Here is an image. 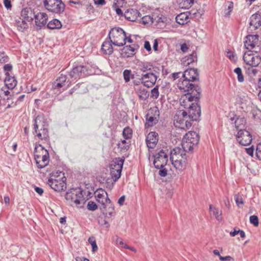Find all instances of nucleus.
Here are the masks:
<instances>
[{"mask_svg":"<svg viewBox=\"0 0 261 261\" xmlns=\"http://www.w3.org/2000/svg\"><path fill=\"white\" fill-rule=\"evenodd\" d=\"M96 202L102 213L106 217H111L115 214L114 207L109 198L107 192L102 189H98L94 193Z\"/></svg>","mask_w":261,"mask_h":261,"instance_id":"obj_1","label":"nucleus"},{"mask_svg":"<svg viewBox=\"0 0 261 261\" xmlns=\"http://www.w3.org/2000/svg\"><path fill=\"white\" fill-rule=\"evenodd\" d=\"M34 159L37 167L40 169L43 168L49 163V153L42 145L36 144L34 149Z\"/></svg>","mask_w":261,"mask_h":261,"instance_id":"obj_2","label":"nucleus"},{"mask_svg":"<svg viewBox=\"0 0 261 261\" xmlns=\"http://www.w3.org/2000/svg\"><path fill=\"white\" fill-rule=\"evenodd\" d=\"M66 177L61 171L53 172L48 180V184L56 191H61L66 188Z\"/></svg>","mask_w":261,"mask_h":261,"instance_id":"obj_3","label":"nucleus"},{"mask_svg":"<svg viewBox=\"0 0 261 261\" xmlns=\"http://www.w3.org/2000/svg\"><path fill=\"white\" fill-rule=\"evenodd\" d=\"M34 134L44 143L49 142L48 131L43 120V118L38 116L34 121Z\"/></svg>","mask_w":261,"mask_h":261,"instance_id":"obj_4","label":"nucleus"},{"mask_svg":"<svg viewBox=\"0 0 261 261\" xmlns=\"http://www.w3.org/2000/svg\"><path fill=\"white\" fill-rule=\"evenodd\" d=\"M201 89L199 86L195 87L191 92H188L182 95L179 99L180 105L187 110L190 108L192 104L197 102L200 98Z\"/></svg>","mask_w":261,"mask_h":261,"instance_id":"obj_5","label":"nucleus"},{"mask_svg":"<svg viewBox=\"0 0 261 261\" xmlns=\"http://www.w3.org/2000/svg\"><path fill=\"white\" fill-rule=\"evenodd\" d=\"M66 200L72 206L81 207L85 200L82 191L80 189H72L65 195Z\"/></svg>","mask_w":261,"mask_h":261,"instance_id":"obj_6","label":"nucleus"},{"mask_svg":"<svg viewBox=\"0 0 261 261\" xmlns=\"http://www.w3.org/2000/svg\"><path fill=\"white\" fill-rule=\"evenodd\" d=\"M109 39L112 44L117 46H122L125 44L126 36L125 32L120 28H114L109 34Z\"/></svg>","mask_w":261,"mask_h":261,"instance_id":"obj_7","label":"nucleus"},{"mask_svg":"<svg viewBox=\"0 0 261 261\" xmlns=\"http://www.w3.org/2000/svg\"><path fill=\"white\" fill-rule=\"evenodd\" d=\"M199 135L195 132H189L184 137L181 145L182 149L191 151L197 146L199 143Z\"/></svg>","mask_w":261,"mask_h":261,"instance_id":"obj_8","label":"nucleus"},{"mask_svg":"<svg viewBox=\"0 0 261 261\" xmlns=\"http://www.w3.org/2000/svg\"><path fill=\"white\" fill-rule=\"evenodd\" d=\"M247 51L244 53L243 60L247 66L250 67H256L261 63V56L256 50Z\"/></svg>","mask_w":261,"mask_h":261,"instance_id":"obj_9","label":"nucleus"},{"mask_svg":"<svg viewBox=\"0 0 261 261\" xmlns=\"http://www.w3.org/2000/svg\"><path fill=\"white\" fill-rule=\"evenodd\" d=\"M189 117L187 112L184 111H179L174 116V124L176 127L180 129H186L191 126V123L188 121Z\"/></svg>","mask_w":261,"mask_h":261,"instance_id":"obj_10","label":"nucleus"},{"mask_svg":"<svg viewBox=\"0 0 261 261\" xmlns=\"http://www.w3.org/2000/svg\"><path fill=\"white\" fill-rule=\"evenodd\" d=\"M123 162V159L118 158L114 160L110 165L111 175L114 181L120 177Z\"/></svg>","mask_w":261,"mask_h":261,"instance_id":"obj_11","label":"nucleus"},{"mask_svg":"<svg viewBox=\"0 0 261 261\" xmlns=\"http://www.w3.org/2000/svg\"><path fill=\"white\" fill-rule=\"evenodd\" d=\"M44 5L47 10L54 13H60L64 9V4L61 0H45Z\"/></svg>","mask_w":261,"mask_h":261,"instance_id":"obj_12","label":"nucleus"},{"mask_svg":"<svg viewBox=\"0 0 261 261\" xmlns=\"http://www.w3.org/2000/svg\"><path fill=\"white\" fill-rule=\"evenodd\" d=\"M159 111L157 107L150 108L146 116L145 126L149 127L157 123L159 117Z\"/></svg>","mask_w":261,"mask_h":261,"instance_id":"obj_13","label":"nucleus"},{"mask_svg":"<svg viewBox=\"0 0 261 261\" xmlns=\"http://www.w3.org/2000/svg\"><path fill=\"white\" fill-rule=\"evenodd\" d=\"M168 162V153L161 150L154 155L153 164L157 169H163Z\"/></svg>","mask_w":261,"mask_h":261,"instance_id":"obj_14","label":"nucleus"},{"mask_svg":"<svg viewBox=\"0 0 261 261\" xmlns=\"http://www.w3.org/2000/svg\"><path fill=\"white\" fill-rule=\"evenodd\" d=\"M236 139L237 141L243 146L250 144L252 140L251 135L246 129L238 131L236 135Z\"/></svg>","mask_w":261,"mask_h":261,"instance_id":"obj_15","label":"nucleus"},{"mask_svg":"<svg viewBox=\"0 0 261 261\" xmlns=\"http://www.w3.org/2000/svg\"><path fill=\"white\" fill-rule=\"evenodd\" d=\"M244 46L248 51L260 48L259 47V39L257 35H248L244 41Z\"/></svg>","mask_w":261,"mask_h":261,"instance_id":"obj_16","label":"nucleus"},{"mask_svg":"<svg viewBox=\"0 0 261 261\" xmlns=\"http://www.w3.org/2000/svg\"><path fill=\"white\" fill-rule=\"evenodd\" d=\"M186 111L187 112V116L189 119L192 121L198 120L200 116V107L197 102L192 104V106L190 108H188V109Z\"/></svg>","mask_w":261,"mask_h":261,"instance_id":"obj_17","label":"nucleus"},{"mask_svg":"<svg viewBox=\"0 0 261 261\" xmlns=\"http://www.w3.org/2000/svg\"><path fill=\"white\" fill-rule=\"evenodd\" d=\"M186 151L179 147H176L173 149L170 152L171 162L188 160V156L186 153Z\"/></svg>","mask_w":261,"mask_h":261,"instance_id":"obj_18","label":"nucleus"},{"mask_svg":"<svg viewBox=\"0 0 261 261\" xmlns=\"http://www.w3.org/2000/svg\"><path fill=\"white\" fill-rule=\"evenodd\" d=\"M156 80V75L152 72L142 74L140 79L143 85L148 88L152 87L155 84Z\"/></svg>","mask_w":261,"mask_h":261,"instance_id":"obj_19","label":"nucleus"},{"mask_svg":"<svg viewBox=\"0 0 261 261\" xmlns=\"http://www.w3.org/2000/svg\"><path fill=\"white\" fill-rule=\"evenodd\" d=\"M191 81L186 79L185 78H183V79H180L178 80L177 87L180 90L184 92H191L192 90H194V88L197 86L194 85L191 83Z\"/></svg>","mask_w":261,"mask_h":261,"instance_id":"obj_20","label":"nucleus"},{"mask_svg":"<svg viewBox=\"0 0 261 261\" xmlns=\"http://www.w3.org/2000/svg\"><path fill=\"white\" fill-rule=\"evenodd\" d=\"M176 161L171 162V163L178 173L185 170L189 166L188 160L177 161V159H176Z\"/></svg>","mask_w":261,"mask_h":261,"instance_id":"obj_21","label":"nucleus"},{"mask_svg":"<svg viewBox=\"0 0 261 261\" xmlns=\"http://www.w3.org/2000/svg\"><path fill=\"white\" fill-rule=\"evenodd\" d=\"M146 142L148 148H154L158 142V134L155 132L149 133L146 137Z\"/></svg>","mask_w":261,"mask_h":261,"instance_id":"obj_22","label":"nucleus"},{"mask_svg":"<svg viewBox=\"0 0 261 261\" xmlns=\"http://www.w3.org/2000/svg\"><path fill=\"white\" fill-rule=\"evenodd\" d=\"M198 71L194 68L186 70L183 74V78H185L191 82L198 80Z\"/></svg>","mask_w":261,"mask_h":261,"instance_id":"obj_23","label":"nucleus"},{"mask_svg":"<svg viewBox=\"0 0 261 261\" xmlns=\"http://www.w3.org/2000/svg\"><path fill=\"white\" fill-rule=\"evenodd\" d=\"M47 15L45 13H38L35 17L36 25L39 27L44 26L47 23Z\"/></svg>","mask_w":261,"mask_h":261,"instance_id":"obj_24","label":"nucleus"},{"mask_svg":"<svg viewBox=\"0 0 261 261\" xmlns=\"http://www.w3.org/2000/svg\"><path fill=\"white\" fill-rule=\"evenodd\" d=\"M34 12L30 8H25L22 10L21 16L22 19L27 22H32L35 17Z\"/></svg>","mask_w":261,"mask_h":261,"instance_id":"obj_25","label":"nucleus"},{"mask_svg":"<svg viewBox=\"0 0 261 261\" xmlns=\"http://www.w3.org/2000/svg\"><path fill=\"white\" fill-rule=\"evenodd\" d=\"M140 13L136 9H127L124 14L125 18L131 21H135L139 16Z\"/></svg>","mask_w":261,"mask_h":261,"instance_id":"obj_26","label":"nucleus"},{"mask_svg":"<svg viewBox=\"0 0 261 261\" xmlns=\"http://www.w3.org/2000/svg\"><path fill=\"white\" fill-rule=\"evenodd\" d=\"M249 24L254 30L258 29L261 26V15L257 13L252 15L250 18Z\"/></svg>","mask_w":261,"mask_h":261,"instance_id":"obj_27","label":"nucleus"},{"mask_svg":"<svg viewBox=\"0 0 261 261\" xmlns=\"http://www.w3.org/2000/svg\"><path fill=\"white\" fill-rule=\"evenodd\" d=\"M6 79L5 80V84L6 86L10 89H13L17 85V82L14 76L10 74L9 72L6 73Z\"/></svg>","mask_w":261,"mask_h":261,"instance_id":"obj_28","label":"nucleus"},{"mask_svg":"<svg viewBox=\"0 0 261 261\" xmlns=\"http://www.w3.org/2000/svg\"><path fill=\"white\" fill-rule=\"evenodd\" d=\"M176 22L181 25H184L190 21L189 14L188 12L181 13L176 17Z\"/></svg>","mask_w":261,"mask_h":261,"instance_id":"obj_29","label":"nucleus"},{"mask_svg":"<svg viewBox=\"0 0 261 261\" xmlns=\"http://www.w3.org/2000/svg\"><path fill=\"white\" fill-rule=\"evenodd\" d=\"M84 66H79L74 67L70 72V76L74 79L80 78L82 76V72L85 70Z\"/></svg>","mask_w":261,"mask_h":261,"instance_id":"obj_30","label":"nucleus"},{"mask_svg":"<svg viewBox=\"0 0 261 261\" xmlns=\"http://www.w3.org/2000/svg\"><path fill=\"white\" fill-rule=\"evenodd\" d=\"M112 43L111 41H106L103 43L101 46V50L105 54L110 55L113 53Z\"/></svg>","mask_w":261,"mask_h":261,"instance_id":"obj_31","label":"nucleus"},{"mask_svg":"<svg viewBox=\"0 0 261 261\" xmlns=\"http://www.w3.org/2000/svg\"><path fill=\"white\" fill-rule=\"evenodd\" d=\"M209 211L211 215H212L215 218L219 221H221L222 220V212L219 211L216 207L210 205L209 207Z\"/></svg>","mask_w":261,"mask_h":261,"instance_id":"obj_32","label":"nucleus"},{"mask_svg":"<svg viewBox=\"0 0 261 261\" xmlns=\"http://www.w3.org/2000/svg\"><path fill=\"white\" fill-rule=\"evenodd\" d=\"M236 129L240 131V130H245L246 124V120L243 117H239L237 118L234 122Z\"/></svg>","mask_w":261,"mask_h":261,"instance_id":"obj_33","label":"nucleus"},{"mask_svg":"<svg viewBox=\"0 0 261 261\" xmlns=\"http://www.w3.org/2000/svg\"><path fill=\"white\" fill-rule=\"evenodd\" d=\"M115 242L116 245L119 247L129 249L134 252H136V250L135 248H134L133 247L128 246L125 242H124L123 240L121 238L116 237Z\"/></svg>","mask_w":261,"mask_h":261,"instance_id":"obj_34","label":"nucleus"},{"mask_svg":"<svg viewBox=\"0 0 261 261\" xmlns=\"http://www.w3.org/2000/svg\"><path fill=\"white\" fill-rule=\"evenodd\" d=\"M122 54L124 57H131L135 54V49L132 45H126L122 49Z\"/></svg>","mask_w":261,"mask_h":261,"instance_id":"obj_35","label":"nucleus"},{"mask_svg":"<svg viewBox=\"0 0 261 261\" xmlns=\"http://www.w3.org/2000/svg\"><path fill=\"white\" fill-rule=\"evenodd\" d=\"M47 27L51 30L59 29L62 27V24L59 20L54 19L48 23Z\"/></svg>","mask_w":261,"mask_h":261,"instance_id":"obj_36","label":"nucleus"},{"mask_svg":"<svg viewBox=\"0 0 261 261\" xmlns=\"http://www.w3.org/2000/svg\"><path fill=\"white\" fill-rule=\"evenodd\" d=\"M64 86L59 83L54 81L52 84V89L54 91L55 94H60L65 89L63 88Z\"/></svg>","mask_w":261,"mask_h":261,"instance_id":"obj_37","label":"nucleus"},{"mask_svg":"<svg viewBox=\"0 0 261 261\" xmlns=\"http://www.w3.org/2000/svg\"><path fill=\"white\" fill-rule=\"evenodd\" d=\"M234 72L237 75V79L239 82L243 83L244 81V76L242 73V71L241 68L237 67L234 70Z\"/></svg>","mask_w":261,"mask_h":261,"instance_id":"obj_38","label":"nucleus"},{"mask_svg":"<svg viewBox=\"0 0 261 261\" xmlns=\"http://www.w3.org/2000/svg\"><path fill=\"white\" fill-rule=\"evenodd\" d=\"M123 75L124 81L126 83L128 82L131 79H133L134 77V75L132 74L130 70H124L123 72Z\"/></svg>","mask_w":261,"mask_h":261,"instance_id":"obj_39","label":"nucleus"},{"mask_svg":"<svg viewBox=\"0 0 261 261\" xmlns=\"http://www.w3.org/2000/svg\"><path fill=\"white\" fill-rule=\"evenodd\" d=\"M233 8V3L232 2H227L225 3V14L226 15H230V13L232 12Z\"/></svg>","mask_w":261,"mask_h":261,"instance_id":"obj_40","label":"nucleus"},{"mask_svg":"<svg viewBox=\"0 0 261 261\" xmlns=\"http://www.w3.org/2000/svg\"><path fill=\"white\" fill-rule=\"evenodd\" d=\"M122 135L125 139H130L132 137V130L129 127L124 128Z\"/></svg>","mask_w":261,"mask_h":261,"instance_id":"obj_41","label":"nucleus"},{"mask_svg":"<svg viewBox=\"0 0 261 261\" xmlns=\"http://www.w3.org/2000/svg\"><path fill=\"white\" fill-rule=\"evenodd\" d=\"M88 242L91 244L92 248V251L95 252L98 250V247L94 237H90L88 239Z\"/></svg>","mask_w":261,"mask_h":261,"instance_id":"obj_42","label":"nucleus"},{"mask_svg":"<svg viewBox=\"0 0 261 261\" xmlns=\"http://www.w3.org/2000/svg\"><path fill=\"white\" fill-rule=\"evenodd\" d=\"M234 200L238 207H240V205H243L244 204L242 195L240 194L234 196Z\"/></svg>","mask_w":261,"mask_h":261,"instance_id":"obj_43","label":"nucleus"},{"mask_svg":"<svg viewBox=\"0 0 261 261\" xmlns=\"http://www.w3.org/2000/svg\"><path fill=\"white\" fill-rule=\"evenodd\" d=\"M138 96L140 99L145 100L148 98L149 93L145 89H140L138 91Z\"/></svg>","mask_w":261,"mask_h":261,"instance_id":"obj_44","label":"nucleus"},{"mask_svg":"<svg viewBox=\"0 0 261 261\" xmlns=\"http://www.w3.org/2000/svg\"><path fill=\"white\" fill-rule=\"evenodd\" d=\"M67 76L65 75L61 74L57 80L55 81L57 83H60L63 86H65L66 83Z\"/></svg>","mask_w":261,"mask_h":261,"instance_id":"obj_45","label":"nucleus"},{"mask_svg":"<svg viewBox=\"0 0 261 261\" xmlns=\"http://www.w3.org/2000/svg\"><path fill=\"white\" fill-rule=\"evenodd\" d=\"M159 96V87L158 86H155L153 89L151 91V97L156 99Z\"/></svg>","mask_w":261,"mask_h":261,"instance_id":"obj_46","label":"nucleus"},{"mask_svg":"<svg viewBox=\"0 0 261 261\" xmlns=\"http://www.w3.org/2000/svg\"><path fill=\"white\" fill-rule=\"evenodd\" d=\"M17 27L20 31H22L24 29L27 28V22L22 19V21L21 22L19 21L18 22Z\"/></svg>","mask_w":261,"mask_h":261,"instance_id":"obj_47","label":"nucleus"},{"mask_svg":"<svg viewBox=\"0 0 261 261\" xmlns=\"http://www.w3.org/2000/svg\"><path fill=\"white\" fill-rule=\"evenodd\" d=\"M193 0H184L182 2V7L185 9H189L194 4Z\"/></svg>","mask_w":261,"mask_h":261,"instance_id":"obj_48","label":"nucleus"},{"mask_svg":"<svg viewBox=\"0 0 261 261\" xmlns=\"http://www.w3.org/2000/svg\"><path fill=\"white\" fill-rule=\"evenodd\" d=\"M98 205L94 201H90L87 204V208L90 211H95L97 208Z\"/></svg>","mask_w":261,"mask_h":261,"instance_id":"obj_49","label":"nucleus"},{"mask_svg":"<svg viewBox=\"0 0 261 261\" xmlns=\"http://www.w3.org/2000/svg\"><path fill=\"white\" fill-rule=\"evenodd\" d=\"M250 222L254 226H258L259 224L258 217L255 215L251 216L250 217Z\"/></svg>","mask_w":261,"mask_h":261,"instance_id":"obj_50","label":"nucleus"},{"mask_svg":"<svg viewBox=\"0 0 261 261\" xmlns=\"http://www.w3.org/2000/svg\"><path fill=\"white\" fill-rule=\"evenodd\" d=\"M226 57H228L230 60L236 61V56L232 51L228 50L226 53Z\"/></svg>","mask_w":261,"mask_h":261,"instance_id":"obj_51","label":"nucleus"},{"mask_svg":"<svg viewBox=\"0 0 261 261\" xmlns=\"http://www.w3.org/2000/svg\"><path fill=\"white\" fill-rule=\"evenodd\" d=\"M253 67H250L248 68L247 73L249 75L255 76L257 73V70L254 68H253Z\"/></svg>","mask_w":261,"mask_h":261,"instance_id":"obj_52","label":"nucleus"},{"mask_svg":"<svg viewBox=\"0 0 261 261\" xmlns=\"http://www.w3.org/2000/svg\"><path fill=\"white\" fill-rule=\"evenodd\" d=\"M256 155L257 158L261 160V143L257 145L256 149Z\"/></svg>","mask_w":261,"mask_h":261,"instance_id":"obj_53","label":"nucleus"},{"mask_svg":"<svg viewBox=\"0 0 261 261\" xmlns=\"http://www.w3.org/2000/svg\"><path fill=\"white\" fill-rule=\"evenodd\" d=\"M4 4L5 7L8 10L10 9L12 7V5L10 0H4Z\"/></svg>","mask_w":261,"mask_h":261,"instance_id":"obj_54","label":"nucleus"},{"mask_svg":"<svg viewBox=\"0 0 261 261\" xmlns=\"http://www.w3.org/2000/svg\"><path fill=\"white\" fill-rule=\"evenodd\" d=\"M245 150L246 153L251 156H253L254 149L252 147H250L248 148H245Z\"/></svg>","mask_w":261,"mask_h":261,"instance_id":"obj_55","label":"nucleus"},{"mask_svg":"<svg viewBox=\"0 0 261 261\" xmlns=\"http://www.w3.org/2000/svg\"><path fill=\"white\" fill-rule=\"evenodd\" d=\"M144 47L148 51H151V46L149 41H145L144 44Z\"/></svg>","mask_w":261,"mask_h":261,"instance_id":"obj_56","label":"nucleus"},{"mask_svg":"<svg viewBox=\"0 0 261 261\" xmlns=\"http://www.w3.org/2000/svg\"><path fill=\"white\" fill-rule=\"evenodd\" d=\"M95 5L103 6L106 4L105 0H94Z\"/></svg>","mask_w":261,"mask_h":261,"instance_id":"obj_57","label":"nucleus"},{"mask_svg":"<svg viewBox=\"0 0 261 261\" xmlns=\"http://www.w3.org/2000/svg\"><path fill=\"white\" fill-rule=\"evenodd\" d=\"M219 259L221 261H230L232 258L230 256H226L225 257L221 256Z\"/></svg>","mask_w":261,"mask_h":261,"instance_id":"obj_58","label":"nucleus"},{"mask_svg":"<svg viewBox=\"0 0 261 261\" xmlns=\"http://www.w3.org/2000/svg\"><path fill=\"white\" fill-rule=\"evenodd\" d=\"M12 66L10 64H6L4 66V69L5 71H7V72H8V71H10L12 70Z\"/></svg>","mask_w":261,"mask_h":261,"instance_id":"obj_59","label":"nucleus"},{"mask_svg":"<svg viewBox=\"0 0 261 261\" xmlns=\"http://www.w3.org/2000/svg\"><path fill=\"white\" fill-rule=\"evenodd\" d=\"M240 230V229H237V228H234L233 231H232L230 232V236H231V237H234V236H236L237 234H239V232Z\"/></svg>","mask_w":261,"mask_h":261,"instance_id":"obj_60","label":"nucleus"},{"mask_svg":"<svg viewBox=\"0 0 261 261\" xmlns=\"http://www.w3.org/2000/svg\"><path fill=\"white\" fill-rule=\"evenodd\" d=\"M158 41L157 39H154L153 40V49L154 51L158 50Z\"/></svg>","mask_w":261,"mask_h":261,"instance_id":"obj_61","label":"nucleus"},{"mask_svg":"<svg viewBox=\"0 0 261 261\" xmlns=\"http://www.w3.org/2000/svg\"><path fill=\"white\" fill-rule=\"evenodd\" d=\"M167 174V170L165 169H161L159 171V174L162 176H165Z\"/></svg>","mask_w":261,"mask_h":261,"instance_id":"obj_62","label":"nucleus"},{"mask_svg":"<svg viewBox=\"0 0 261 261\" xmlns=\"http://www.w3.org/2000/svg\"><path fill=\"white\" fill-rule=\"evenodd\" d=\"M36 192L39 194L40 195H41L43 193V190L42 188L39 187H36L35 189Z\"/></svg>","mask_w":261,"mask_h":261,"instance_id":"obj_63","label":"nucleus"},{"mask_svg":"<svg viewBox=\"0 0 261 261\" xmlns=\"http://www.w3.org/2000/svg\"><path fill=\"white\" fill-rule=\"evenodd\" d=\"M180 49L183 52H186L188 49V47L186 44L184 43L181 45Z\"/></svg>","mask_w":261,"mask_h":261,"instance_id":"obj_64","label":"nucleus"}]
</instances>
